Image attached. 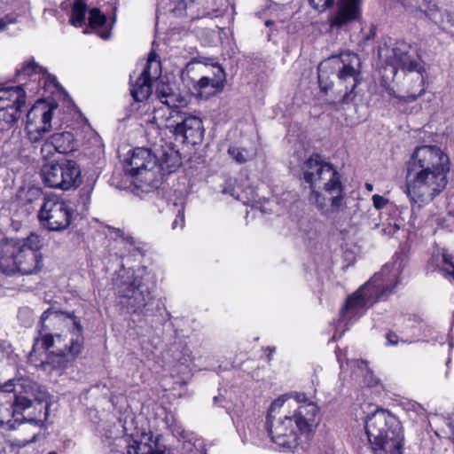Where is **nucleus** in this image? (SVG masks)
<instances>
[{"label":"nucleus","mask_w":454,"mask_h":454,"mask_svg":"<svg viewBox=\"0 0 454 454\" xmlns=\"http://www.w3.org/2000/svg\"><path fill=\"white\" fill-rule=\"evenodd\" d=\"M225 84V73L222 67H217L213 77L202 76L194 85V90L201 98H208L222 91Z\"/></svg>","instance_id":"25"},{"label":"nucleus","mask_w":454,"mask_h":454,"mask_svg":"<svg viewBox=\"0 0 454 454\" xmlns=\"http://www.w3.org/2000/svg\"><path fill=\"white\" fill-rule=\"evenodd\" d=\"M48 454H58L56 451H51Z\"/></svg>","instance_id":"53"},{"label":"nucleus","mask_w":454,"mask_h":454,"mask_svg":"<svg viewBox=\"0 0 454 454\" xmlns=\"http://www.w3.org/2000/svg\"><path fill=\"white\" fill-rule=\"evenodd\" d=\"M347 365L354 370V373L363 376V383L368 387H377L380 385V380L373 375L366 362L363 360L347 361Z\"/></svg>","instance_id":"30"},{"label":"nucleus","mask_w":454,"mask_h":454,"mask_svg":"<svg viewBox=\"0 0 454 454\" xmlns=\"http://www.w3.org/2000/svg\"><path fill=\"white\" fill-rule=\"evenodd\" d=\"M162 435L153 437L151 431L134 435L127 446V454H166Z\"/></svg>","instance_id":"20"},{"label":"nucleus","mask_w":454,"mask_h":454,"mask_svg":"<svg viewBox=\"0 0 454 454\" xmlns=\"http://www.w3.org/2000/svg\"><path fill=\"white\" fill-rule=\"evenodd\" d=\"M56 346L61 356L75 358L83 348L82 329L73 315L45 310L40 319L39 337L35 339L30 360L37 351Z\"/></svg>","instance_id":"3"},{"label":"nucleus","mask_w":454,"mask_h":454,"mask_svg":"<svg viewBox=\"0 0 454 454\" xmlns=\"http://www.w3.org/2000/svg\"><path fill=\"white\" fill-rule=\"evenodd\" d=\"M57 106L45 100H37L28 110L25 130L30 142H39L51 129V120Z\"/></svg>","instance_id":"14"},{"label":"nucleus","mask_w":454,"mask_h":454,"mask_svg":"<svg viewBox=\"0 0 454 454\" xmlns=\"http://www.w3.org/2000/svg\"><path fill=\"white\" fill-rule=\"evenodd\" d=\"M6 426H8V427H12V425H10V424H9V422H8V423H6Z\"/></svg>","instance_id":"54"},{"label":"nucleus","mask_w":454,"mask_h":454,"mask_svg":"<svg viewBox=\"0 0 454 454\" xmlns=\"http://www.w3.org/2000/svg\"><path fill=\"white\" fill-rule=\"evenodd\" d=\"M311 6L318 12L330 7L334 0H309ZM362 18L361 0H339L336 10L328 19L332 29L346 28L349 24Z\"/></svg>","instance_id":"13"},{"label":"nucleus","mask_w":454,"mask_h":454,"mask_svg":"<svg viewBox=\"0 0 454 454\" xmlns=\"http://www.w3.org/2000/svg\"><path fill=\"white\" fill-rule=\"evenodd\" d=\"M169 210L176 212V219L172 223V229L175 230L178 226L183 228L184 225V202L183 198H178L168 202Z\"/></svg>","instance_id":"35"},{"label":"nucleus","mask_w":454,"mask_h":454,"mask_svg":"<svg viewBox=\"0 0 454 454\" xmlns=\"http://www.w3.org/2000/svg\"><path fill=\"white\" fill-rule=\"evenodd\" d=\"M323 81H324V71H323V67H322V65H321L318 67V82H319L321 89L323 90L326 91L329 87L327 85H324L323 84Z\"/></svg>","instance_id":"44"},{"label":"nucleus","mask_w":454,"mask_h":454,"mask_svg":"<svg viewBox=\"0 0 454 454\" xmlns=\"http://www.w3.org/2000/svg\"><path fill=\"white\" fill-rule=\"evenodd\" d=\"M231 196L236 197L238 200H242V198H240L239 194L236 195L235 192H231Z\"/></svg>","instance_id":"49"},{"label":"nucleus","mask_w":454,"mask_h":454,"mask_svg":"<svg viewBox=\"0 0 454 454\" xmlns=\"http://www.w3.org/2000/svg\"><path fill=\"white\" fill-rule=\"evenodd\" d=\"M337 359H338V361H339V363H340V367H342V366H343V364H342V362H341L340 357V356H339V355H337Z\"/></svg>","instance_id":"50"},{"label":"nucleus","mask_w":454,"mask_h":454,"mask_svg":"<svg viewBox=\"0 0 454 454\" xmlns=\"http://www.w3.org/2000/svg\"><path fill=\"white\" fill-rule=\"evenodd\" d=\"M43 409H44V412H43V419H35L31 418V419H27V422L31 426L36 427V429H37L36 432H34L31 438L28 440L15 439L12 443V445H14L18 448H23L27 444L35 442L36 436L40 433V429L43 427V422L47 419V416H48V405L45 404Z\"/></svg>","instance_id":"33"},{"label":"nucleus","mask_w":454,"mask_h":454,"mask_svg":"<svg viewBox=\"0 0 454 454\" xmlns=\"http://www.w3.org/2000/svg\"><path fill=\"white\" fill-rule=\"evenodd\" d=\"M41 176L45 185L63 191L75 189L82 183L80 166L72 160L45 163Z\"/></svg>","instance_id":"8"},{"label":"nucleus","mask_w":454,"mask_h":454,"mask_svg":"<svg viewBox=\"0 0 454 454\" xmlns=\"http://www.w3.org/2000/svg\"><path fill=\"white\" fill-rule=\"evenodd\" d=\"M157 111L152 119L159 129H166L171 132L176 140L187 145H199L204 137V128L200 117L181 110Z\"/></svg>","instance_id":"6"},{"label":"nucleus","mask_w":454,"mask_h":454,"mask_svg":"<svg viewBox=\"0 0 454 454\" xmlns=\"http://www.w3.org/2000/svg\"><path fill=\"white\" fill-rule=\"evenodd\" d=\"M365 187L368 191L372 192L373 190V185L372 184H365Z\"/></svg>","instance_id":"48"},{"label":"nucleus","mask_w":454,"mask_h":454,"mask_svg":"<svg viewBox=\"0 0 454 454\" xmlns=\"http://www.w3.org/2000/svg\"><path fill=\"white\" fill-rule=\"evenodd\" d=\"M404 266L403 257L400 254L395 255L392 262L384 265L379 273L348 296L340 310L339 325H347L361 317L373 303L392 294L400 282V275Z\"/></svg>","instance_id":"4"},{"label":"nucleus","mask_w":454,"mask_h":454,"mask_svg":"<svg viewBox=\"0 0 454 454\" xmlns=\"http://www.w3.org/2000/svg\"><path fill=\"white\" fill-rule=\"evenodd\" d=\"M318 411L317 405L303 393L279 396L271 403L267 417L272 442L283 448H294L299 434H309L318 424Z\"/></svg>","instance_id":"2"},{"label":"nucleus","mask_w":454,"mask_h":454,"mask_svg":"<svg viewBox=\"0 0 454 454\" xmlns=\"http://www.w3.org/2000/svg\"><path fill=\"white\" fill-rule=\"evenodd\" d=\"M87 5L83 0H75L70 18V22L75 27H82L84 24Z\"/></svg>","instance_id":"36"},{"label":"nucleus","mask_w":454,"mask_h":454,"mask_svg":"<svg viewBox=\"0 0 454 454\" xmlns=\"http://www.w3.org/2000/svg\"><path fill=\"white\" fill-rule=\"evenodd\" d=\"M182 454H207V450L201 439H189L183 443Z\"/></svg>","instance_id":"38"},{"label":"nucleus","mask_w":454,"mask_h":454,"mask_svg":"<svg viewBox=\"0 0 454 454\" xmlns=\"http://www.w3.org/2000/svg\"><path fill=\"white\" fill-rule=\"evenodd\" d=\"M201 62L204 63L205 65H210V66L214 67L216 70H217V67H221L217 63H215L214 59H204V61H201Z\"/></svg>","instance_id":"46"},{"label":"nucleus","mask_w":454,"mask_h":454,"mask_svg":"<svg viewBox=\"0 0 454 454\" xmlns=\"http://www.w3.org/2000/svg\"><path fill=\"white\" fill-rule=\"evenodd\" d=\"M325 192L331 197L330 199L325 198L320 192L313 188L309 200L323 215L329 217L344 208L343 185L340 184V192Z\"/></svg>","instance_id":"19"},{"label":"nucleus","mask_w":454,"mask_h":454,"mask_svg":"<svg viewBox=\"0 0 454 454\" xmlns=\"http://www.w3.org/2000/svg\"><path fill=\"white\" fill-rule=\"evenodd\" d=\"M109 236L115 240H120L125 246H128L129 248L135 247L136 242L134 238L129 233L125 232V231L122 229L110 228Z\"/></svg>","instance_id":"40"},{"label":"nucleus","mask_w":454,"mask_h":454,"mask_svg":"<svg viewBox=\"0 0 454 454\" xmlns=\"http://www.w3.org/2000/svg\"><path fill=\"white\" fill-rule=\"evenodd\" d=\"M43 266L41 253L24 249L19 244L2 239V272L13 274L20 272L29 275L38 272Z\"/></svg>","instance_id":"7"},{"label":"nucleus","mask_w":454,"mask_h":454,"mask_svg":"<svg viewBox=\"0 0 454 454\" xmlns=\"http://www.w3.org/2000/svg\"><path fill=\"white\" fill-rule=\"evenodd\" d=\"M160 62L154 52L149 54L147 64L137 79L136 83L131 85L130 93L137 102L148 98L152 93V80L157 79L160 74Z\"/></svg>","instance_id":"18"},{"label":"nucleus","mask_w":454,"mask_h":454,"mask_svg":"<svg viewBox=\"0 0 454 454\" xmlns=\"http://www.w3.org/2000/svg\"><path fill=\"white\" fill-rule=\"evenodd\" d=\"M173 88L170 86V84L168 83H165V82H159L156 86V91H155V94H156V97L158 98V99L162 102L164 98H166V97L170 93L172 92Z\"/></svg>","instance_id":"42"},{"label":"nucleus","mask_w":454,"mask_h":454,"mask_svg":"<svg viewBox=\"0 0 454 454\" xmlns=\"http://www.w3.org/2000/svg\"><path fill=\"white\" fill-rule=\"evenodd\" d=\"M155 168V155L144 147L134 149L131 156L125 161V171L136 177L140 186L147 191L158 188L160 184V176Z\"/></svg>","instance_id":"9"},{"label":"nucleus","mask_w":454,"mask_h":454,"mask_svg":"<svg viewBox=\"0 0 454 454\" xmlns=\"http://www.w3.org/2000/svg\"><path fill=\"white\" fill-rule=\"evenodd\" d=\"M23 84L9 86L2 83V120L10 127L21 116V109L26 104L27 94Z\"/></svg>","instance_id":"17"},{"label":"nucleus","mask_w":454,"mask_h":454,"mask_svg":"<svg viewBox=\"0 0 454 454\" xmlns=\"http://www.w3.org/2000/svg\"><path fill=\"white\" fill-rule=\"evenodd\" d=\"M161 103L165 105L167 108H159L154 111L153 114L160 110L163 111L161 114H168L169 110H178L177 108L187 105V99L185 97L182 96L179 91L174 90L166 97V98L163 99Z\"/></svg>","instance_id":"32"},{"label":"nucleus","mask_w":454,"mask_h":454,"mask_svg":"<svg viewBox=\"0 0 454 454\" xmlns=\"http://www.w3.org/2000/svg\"><path fill=\"white\" fill-rule=\"evenodd\" d=\"M155 160L157 168L155 170L160 177L161 175L176 171L182 165L179 152L170 145L163 148L158 156L155 155Z\"/></svg>","instance_id":"27"},{"label":"nucleus","mask_w":454,"mask_h":454,"mask_svg":"<svg viewBox=\"0 0 454 454\" xmlns=\"http://www.w3.org/2000/svg\"><path fill=\"white\" fill-rule=\"evenodd\" d=\"M364 428L368 441L403 434L401 421L385 409H378L369 414L364 420Z\"/></svg>","instance_id":"15"},{"label":"nucleus","mask_w":454,"mask_h":454,"mask_svg":"<svg viewBox=\"0 0 454 454\" xmlns=\"http://www.w3.org/2000/svg\"><path fill=\"white\" fill-rule=\"evenodd\" d=\"M228 153L231 158L239 164L252 160L255 155V152L252 149L249 150L247 148H240L236 146H231L228 150Z\"/></svg>","instance_id":"37"},{"label":"nucleus","mask_w":454,"mask_h":454,"mask_svg":"<svg viewBox=\"0 0 454 454\" xmlns=\"http://www.w3.org/2000/svg\"><path fill=\"white\" fill-rule=\"evenodd\" d=\"M372 203L376 209H386V213L388 215L386 222L382 224V234L388 237L393 236L403 225V220L399 216L398 207L387 199L379 194L372 196Z\"/></svg>","instance_id":"22"},{"label":"nucleus","mask_w":454,"mask_h":454,"mask_svg":"<svg viewBox=\"0 0 454 454\" xmlns=\"http://www.w3.org/2000/svg\"><path fill=\"white\" fill-rule=\"evenodd\" d=\"M317 454H333V451L331 448H327L324 452H319Z\"/></svg>","instance_id":"47"},{"label":"nucleus","mask_w":454,"mask_h":454,"mask_svg":"<svg viewBox=\"0 0 454 454\" xmlns=\"http://www.w3.org/2000/svg\"><path fill=\"white\" fill-rule=\"evenodd\" d=\"M217 11L214 0H181L172 12L176 16H181L184 12H189L193 20L213 16Z\"/></svg>","instance_id":"23"},{"label":"nucleus","mask_w":454,"mask_h":454,"mask_svg":"<svg viewBox=\"0 0 454 454\" xmlns=\"http://www.w3.org/2000/svg\"><path fill=\"white\" fill-rule=\"evenodd\" d=\"M5 241L13 242V244H19L24 249H31L33 252L40 253L39 250L43 246L41 238L38 235L31 234L26 240L19 239H6Z\"/></svg>","instance_id":"39"},{"label":"nucleus","mask_w":454,"mask_h":454,"mask_svg":"<svg viewBox=\"0 0 454 454\" xmlns=\"http://www.w3.org/2000/svg\"><path fill=\"white\" fill-rule=\"evenodd\" d=\"M452 256L444 250L434 253L430 264L441 270L450 281L454 282V262Z\"/></svg>","instance_id":"29"},{"label":"nucleus","mask_w":454,"mask_h":454,"mask_svg":"<svg viewBox=\"0 0 454 454\" xmlns=\"http://www.w3.org/2000/svg\"><path fill=\"white\" fill-rule=\"evenodd\" d=\"M392 96H394L395 98H396L399 101H401L397 97H399L398 95H395V93H392Z\"/></svg>","instance_id":"52"},{"label":"nucleus","mask_w":454,"mask_h":454,"mask_svg":"<svg viewBox=\"0 0 454 454\" xmlns=\"http://www.w3.org/2000/svg\"><path fill=\"white\" fill-rule=\"evenodd\" d=\"M301 169L303 179L311 189L323 187L324 191L340 192V184H342L340 174L321 156H310L303 163Z\"/></svg>","instance_id":"10"},{"label":"nucleus","mask_w":454,"mask_h":454,"mask_svg":"<svg viewBox=\"0 0 454 454\" xmlns=\"http://www.w3.org/2000/svg\"><path fill=\"white\" fill-rule=\"evenodd\" d=\"M271 23H272V21H271V20H266V21H265V25H266L267 27H269Z\"/></svg>","instance_id":"51"},{"label":"nucleus","mask_w":454,"mask_h":454,"mask_svg":"<svg viewBox=\"0 0 454 454\" xmlns=\"http://www.w3.org/2000/svg\"><path fill=\"white\" fill-rule=\"evenodd\" d=\"M116 285L118 294L127 299V305L134 312L142 311L153 300L151 286L139 276H128L126 280Z\"/></svg>","instance_id":"16"},{"label":"nucleus","mask_w":454,"mask_h":454,"mask_svg":"<svg viewBox=\"0 0 454 454\" xmlns=\"http://www.w3.org/2000/svg\"><path fill=\"white\" fill-rule=\"evenodd\" d=\"M74 138L72 133L65 131L51 135L41 147L43 158L53 155L54 153H67L74 150Z\"/></svg>","instance_id":"24"},{"label":"nucleus","mask_w":454,"mask_h":454,"mask_svg":"<svg viewBox=\"0 0 454 454\" xmlns=\"http://www.w3.org/2000/svg\"><path fill=\"white\" fill-rule=\"evenodd\" d=\"M376 35V27L374 25H372L370 27V32L368 35L364 36V40L368 41L371 39H373Z\"/></svg>","instance_id":"45"},{"label":"nucleus","mask_w":454,"mask_h":454,"mask_svg":"<svg viewBox=\"0 0 454 454\" xmlns=\"http://www.w3.org/2000/svg\"><path fill=\"white\" fill-rule=\"evenodd\" d=\"M373 454H403L404 434L369 440Z\"/></svg>","instance_id":"28"},{"label":"nucleus","mask_w":454,"mask_h":454,"mask_svg":"<svg viewBox=\"0 0 454 454\" xmlns=\"http://www.w3.org/2000/svg\"><path fill=\"white\" fill-rule=\"evenodd\" d=\"M106 17L100 12L98 8H93L90 11L89 24L92 27H98L104 25Z\"/></svg>","instance_id":"41"},{"label":"nucleus","mask_w":454,"mask_h":454,"mask_svg":"<svg viewBox=\"0 0 454 454\" xmlns=\"http://www.w3.org/2000/svg\"><path fill=\"white\" fill-rule=\"evenodd\" d=\"M450 169L449 155L439 146H417L407 162L405 192L419 207L432 202L446 188Z\"/></svg>","instance_id":"1"},{"label":"nucleus","mask_w":454,"mask_h":454,"mask_svg":"<svg viewBox=\"0 0 454 454\" xmlns=\"http://www.w3.org/2000/svg\"><path fill=\"white\" fill-rule=\"evenodd\" d=\"M16 76L19 82L29 78L32 82H37L38 86L43 82V85L51 82L55 85L56 78L49 74L46 70L35 62L34 59L25 61L20 68L16 69Z\"/></svg>","instance_id":"26"},{"label":"nucleus","mask_w":454,"mask_h":454,"mask_svg":"<svg viewBox=\"0 0 454 454\" xmlns=\"http://www.w3.org/2000/svg\"><path fill=\"white\" fill-rule=\"evenodd\" d=\"M43 227L52 231L66 230L74 217V210L66 200L55 196L44 198L38 214Z\"/></svg>","instance_id":"11"},{"label":"nucleus","mask_w":454,"mask_h":454,"mask_svg":"<svg viewBox=\"0 0 454 454\" xmlns=\"http://www.w3.org/2000/svg\"><path fill=\"white\" fill-rule=\"evenodd\" d=\"M37 386L25 379L9 380L2 385V399L9 403L12 408V415L21 413L31 406L32 397L41 402L44 393L35 395Z\"/></svg>","instance_id":"12"},{"label":"nucleus","mask_w":454,"mask_h":454,"mask_svg":"<svg viewBox=\"0 0 454 454\" xmlns=\"http://www.w3.org/2000/svg\"><path fill=\"white\" fill-rule=\"evenodd\" d=\"M387 345L396 346L399 342L398 336L394 332H387L386 334Z\"/></svg>","instance_id":"43"},{"label":"nucleus","mask_w":454,"mask_h":454,"mask_svg":"<svg viewBox=\"0 0 454 454\" xmlns=\"http://www.w3.org/2000/svg\"><path fill=\"white\" fill-rule=\"evenodd\" d=\"M24 0H14L10 4V9L14 11V13H6L4 19H2V30L4 29L5 24H11L16 21L17 17L20 16L22 12H24L25 8L23 4ZM9 3H4V8H2V12L9 11Z\"/></svg>","instance_id":"34"},{"label":"nucleus","mask_w":454,"mask_h":454,"mask_svg":"<svg viewBox=\"0 0 454 454\" xmlns=\"http://www.w3.org/2000/svg\"><path fill=\"white\" fill-rule=\"evenodd\" d=\"M348 62L344 59H341L342 67L338 71V79L340 82L345 86V91L341 98L339 100L341 103L350 102L354 96L353 91L359 82V72L353 67L354 63L358 64L359 59L356 54H348Z\"/></svg>","instance_id":"21"},{"label":"nucleus","mask_w":454,"mask_h":454,"mask_svg":"<svg viewBox=\"0 0 454 454\" xmlns=\"http://www.w3.org/2000/svg\"><path fill=\"white\" fill-rule=\"evenodd\" d=\"M403 5L411 12H419L429 18L437 12L435 0H406Z\"/></svg>","instance_id":"31"},{"label":"nucleus","mask_w":454,"mask_h":454,"mask_svg":"<svg viewBox=\"0 0 454 454\" xmlns=\"http://www.w3.org/2000/svg\"><path fill=\"white\" fill-rule=\"evenodd\" d=\"M409 46L399 43L389 52L388 61L394 71L401 69L405 73L407 82L406 95L397 97L401 102L411 103L426 92L427 74L421 60L411 59L408 52Z\"/></svg>","instance_id":"5"}]
</instances>
